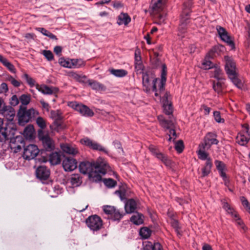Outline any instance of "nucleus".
Returning <instances> with one entry per match:
<instances>
[{
  "instance_id": "obj_63",
  "label": "nucleus",
  "mask_w": 250,
  "mask_h": 250,
  "mask_svg": "<svg viewBox=\"0 0 250 250\" xmlns=\"http://www.w3.org/2000/svg\"><path fill=\"white\" fill-rule=\"evenodd\" d=\"M169 130L168 134H170V136H172L173 138V141H174L175 139H176L177 138L175 130L174 129V128H171L169 129Z\"/></svg>"
},
{
  "instance_id": "obj_43",
  "label": "nucleus",
  "mask_w": 250,
  "mask_h": 250,
  "mask_svg": "<svg viewBox=\"0 0 250 250\" xmlns=\"http://www.w3.org/2000/svg\"><path fill=\"white\" fill-rule=\"evenodd\" d=\"M213 68H214V74L213 77L217 80H222L223 73L221 68L219 67L215 66V65Z\"/></svg>"
},
{
  "instance_id": "obj_42",
  "label": "nucleus",
  "mask_w": 250,
  "mask_h": 250,
  "mask_svg": "<svg viewBox=\"0 0 250 250\" xmlns=\"http://www.w3.org/2000/svg\"><path fill=\"white\" fill-rule=\"evenodd\" d=\"M34 132V128L32 125H28L26 126L23 131V135L24 136L28 139H31L33 137Z\"/></svg>"
},
{
  "instance_id": "obj_16",
  "label": "nucleus",
  "mask_w": 250,
  "mask_h": 250,
  "mask_svg": "<svg viewBox=\"0 0 250 250\" xmlns=\"http://www.w3.org/2000/svg\"><path fill=\"white\" fill-rule=\"evenodd\" d=\"M0 114L8 121H11L15 117V111L11 106L4 105L0 111Z\"/></svg>"
},
{
  "instance_id": "obj_28",
  "label": "nucleus",
  "mask_w": 250,
  "mask_h": 250,
  "mask_svg": "<svg viewBox=\"0 0 250 250\" xmlns=\"http://www.w3.org/2000/svg\"><path fill=\"white\" fill-rule=\"evenodd\" d=\"M49 161L52 165H57L61 162V155L59 152H52L49 155Z\"/></svg>"
},
{
  "instance_id": "obj_13",
  "label": "nucleus",
  "mask_w": 250,
  "mask_h": 250,
  "mask_svg": "<svg viewBox=\"0 0 250 250\" xmlns=\"http://www.w3.org/2000/svg\"><path fill=\"white\" fill-rule=\"evenodd\" d=\"M39 153V149L35 145H29L26 146L24 149L23 157L26 160H31L35 158Z\"/></svg>"
},
{
  "instance_id": "obj_32",
  "label": "nucleus",
  "mask_w": 250,
  "mask_h": 250,
  "mask_svg": "<svg viewBox=\"0 0 250 250\" xmlns=\"http://www.w3.org/2000/svg\"><path fill=\"white\" fill-rule=\"evenodd\" d=\"M61 148L64 152L69 154L74 155L78 153V149L76 147L68 144L62 145Z\"/></svg>"
},
{
  "instance_id": "obj_4",
  "label": "nucleus",
  "mask_w": 250,
  "mask_h": 250,
  "mask_svg": "<svg viewBox=\"0 0 250 250\" xmlns=\"http://www.w3.org/2000/svg\"><path fill=\"white\" fill-rule=\"evenodd\" d=\"M38 138L41 141L43 149L47 151H51L55 148V143L47 132L42 129L38 131Z\"/></svg>"
},
{
  "instance_id": "obj_20",
  "label": "nucleus",
  "mask_w": 250,
  "mask_h": 250,
  "mask_svg": "<svg viewBox=\"0 0 250 250\" xmlns=\"http://www.w3.org/2000/svg\"><path fill=\"white\" fill-rule=\"evenodd\" d=\"M37 177L41 180H47L50 175V171L45 166L39 167L36 171Z\"/></svg>"
},
{
  "instance_id": "obj_56",
  "label": "nucleus",
  "mask_w": 250,
  "mask_h": 250,
  "mask_svg": "<svg viewBox=\"0 0 250 250\" xmlns=\"http://www.w3.org/2000/svg\"><path fill=\"white\" fill-rule=\"evenodd\" d=\"M3 65L6 66L11 72H15V69L14 66L7 59L2 63Z\"/></svg>"
},
{
  "instance_id": "obj_1",
  "label": "nucleus",
  "mask_w": 250,
  "mask_h": 250,
  "mask_svg": "<svg viewBox=\"0 0 250 250\" xmlns=\"http://www.w3.org/2000/svg\"><path fill=\"white\" fill-rule=\"evenodd\" d=\"M192 4V0H185L184 2L177 33L178 36L181 38L184 37L186 33L187 25L189 23V14Z\"/></svg>"
},
{
  "instance_id": "obj_57",
  "label": "nucleus",
  "mask_w": 250,
  "mask_h": 250,
  "mask_svg": "<svg viewBox=\"0 0 250 250\" xmlns=\"http://www.w3.org/2000/svg\"><path fill=\"white\" fill-rule=\"evenodd\" d=\"M7 80L11 83L15 87H19L20 86L21 83L15 79H14L12 76H10L7 78Z\"/></svg>"
},
{
  "instance_id": "obj_18",
  "label": "nucleus",
  "mask_w": 250,
  "mask_h": 250,
  "mask_svg": "<svg viewBox=\"0 0 250 250\" xmlns=\"http://www.w3.org/2000/svg\"><path fill=\"white\" fill-rule=\"evenodd\" d=\"M224 61L225 62V69L228 75L231 73H236L235 62L232 58L229 56H225Z\"/></svg>"
},
{
  "instance_id": "obj_9",
  "label": "nucleus",
  "mask_w": 250,
  "mask_h": 250,
  "mask_svg": "<svg viewBox=\"0 0 250 250\" xmlns=\"http://www.w3.org/2000/svg\"><path fill=\"white\" fill-rule=\"evenodd\" d=\"M87 227L92 231H98L103 226V221L97 215L89 216L85 221Z\"/></svg>"
},
{
  "instance_id": "obj_53",
  "label": "nucleus",
  "mask_w": 250,
  "mask_h": 250,
  "mask_svg": "<svg viewBox=\"0 0 250 250\" xmlns=\"http://www.w3.org/2000/svg\"><path fill=\"white\" fill-rule=\"evenodd\" d=\"M23 77L26 80L27 83L30 85V87H33L35 85V81L31 77L29 76L28 74H24Z\"/></svg>"
},
{
  "instance_id": "obj_26",
  "label": "nucleus",
  "mask_w": 250,
  "mask_h": 250,
  "mask_svg": "<svg viewBox=\"0 0 250 250\" xmlns=\"http://www.w3.org/2000/svg\"><path fill=\"white\" fill-rule=\"evenodd\" d=\"M130 21L131 18L127 13H122L118 16L117 23L119 25H126Z\"/></svg>"
},
{
  "instance_id": "obj_36",
  "label": "nucleus",
  "mask_w": 250,
  "mask_h": 250,
  "mask_svg": "<svg viewBox=\"0 0 250 250\" xmlns=\"http://www.w3.org/2000/svg\"><path fill=\"white\" fill-rule=\"evenodd\" d=\"M87 83H88L92 89L95 90L102 89L104 87V85L102 84L93 80H87Z\"/></svg>"
},
{
  "instance_id": "obj_11",
  "label": "nucleus",
  "mask_w": 250,
  "mask_h": 250,
  "mask_svg": "<svg viewBox=\"0 0 250 250\" xmlns=\"http://www.w3.org/2000/svg\"><path fill=\"white\" fill-rule=\"evenodd\" d=\"M103 210L104 213L109 215L110 218L114 221H120L125 214L113 206H104L103 207Z\"/></svg>"
},
{
  "instance_id": "obj_6",
  "label": "nucleus",
  "mask_w": 250,
  "mask_h": 250,
  "mask_svg": "<svg viewBox=\"0 0 250 250\" xmlns=\"http://www.w3.org/2000/svg\"><path fill=\"white\" fill-rule=\"evenodd\" d=\"M68 105L79 112L82 116L92 117L94 115V112L88 106L77 102H70L68 104Z\"/></svg>"
},
{
  "instance_id": "obj_33",
  "label": "nucleus",
  "mask_w": 250,
  "mask_h": 250,
  "mask_svg": "<svg viewBox=\"0 0 250 250\" xmlns=\"http://www.w3.org/2000/svg\"><path fill=\"white\" fill-rule=\"evenodd\" d=\"M229 78L233 83L238 88L241 89L243 87V83L238 78L237 73H231L228 75Z\"/></svg>"
},
{
  "instance_id": "obj_52",
  "label": "nucleus",
  "mask_w": 250,
  "mask_h": 250,
  "mask_svg": "<svg viewBox=\"0 0 250 250\" xmlns=\"http://www.w3.org/2000/svg\"><path fill=\"white\" fill-rule=\"evenodd\" d=\"M81 181V179L78 174H74L71 178V182L73 185H78Z\"/></svg>"
},
{
  "instance_id": "obj_50",
  "label": "nucleus",
  "mask_w": 250,
  "mask_h": 250,
  "mask_svg": "<svg viewBox=\"0 0 250 250\" xmlns=\"http://www.w3.org/2000/svg\"><path fill=\"white\" fill-rule=\"evenodd\" d=\"M213 88L215 91L218 93H221L222 91L223 86L221 82L213 83Z\"/></svg>"
},
{
  "instance_id": "obj_54",
  "label": "nucleus",
  "mask_w": 250,
  "mask_h": 250,
  "mask_svg": "<svg viewBox=\"0 0 250 250\" xmlns=\"http://www.w3.org/2000/svg\"><path fill=\"white\" fill-rule=\"evenodd\" d=\"M36 123L42 129H43L46 127L45 122L42 117H38L36 119Z\"/></svg>"
},
{
  "instance_id": "obj_40",
  "label": "nucleus",
  "mask_w": 250,
  "mask_h": 250,
  "mask_svg": "<svg viewBox=\"0 0 250 250\" xmlns=\"http://www.w3.org/2000/svg\"><path fill=\"white\" fill-rule=\"evenodd\" d=\"M170 224L172 227L175 229L177 235L179 236H181L182 233L180 231L181 227L179 226L178 221L174 219H172L170 221Z\"/></svg>"
},
{
  "instance_id": "obj_27",
  "label": "nucleus",
  "mask_w": 250,
  "mask_h": 250,
  "mask_svg": "<svg viewBox=\"0 0 250 250\" xmlns=\"http://www.w3.org/2000/svg\"><path fill=\"white\" fill-rule=\"evenodd\" d=\"M158 119L160 122V125L163 128L169 130L171 128H174V123L171 120H166L163 116L160 115L158 116Z\"/></svg>"
},
{
  "instance_id": "obj_12",
  "label": "nucleus",
  "mask_w": 250,
  "mask_h": 250,
  "mask_svg": "<svg viewBox=\"0 0 250 250\" xmlns=\"http://www.w3.org/2000/svg\"><path fill=\"white\" fill-rule=\"evenodd\" d=\"M81 143L83 145L89 147L93 150L102 151L105 154L108 153V151L101 144L95 141L91 140L88 138L86 137L82 139L81 140Z\"/></svg>"
},
{
  "instance_id": "obj_62",
  "label": "nucleus",
  "mask_w": 250,
  "mask_h": 250,
  "mask_svg": "<svg viewBox=\"0 0 250 250\" xmlns=\"http://www.w3.org/2000/svg\"><path fill=\"white\" fill-rule=\"evenodd\" d=\"M62 51V48L60 46H56L54 48V52L58 56L61 55Z\"/></svg>"
},
{
  "instance_id": "obj_64",
  "label": "nucleus",
  "mask_w": 250,
  "mask_h": 250,
  "mask_svg": "<svg viewBox=\"0 0 250 250\" xmlns=\"http://www.w3.org/2000/svg\"><path fill=\"white\" fill-rule=\"evenodd\" d=\"M149 150L153 154L154 156L156 155L159 151L157 150L156 148L154 146H150L149 147Z\"/></svg>"
},
{
  "instance_id": "obj_25",
  "label": "nucleus",
  "mask_w": 250,
  "mask_h": 250,
  "mask_svg": "<svg viewBox=\"0 0 250 250\" xmlns=\"http://www.w3.org/2000/svg\"><path fill=\"white\" fill-rule=\"evenodd\" d=\"M209 148H206L203 145H199L198 146V150L197 151V153L199 159L202 160L208 161V159H211L208 157V154L206 152V150H208Z\"/></svg>"
},
{
  "instance_id": "obj_15",
  "label": "nucleus",
  "mask_w": 250,
  "mask_h": 250,
  "mask_svg": "<svg viewBox=\"0 0 250 250\" xmlns=\"http://www.w3.org/2000/svg\"><path fill=\"white\" fill-rule=\"evenodd\" d=\"M217 135L213 132H208L205 136L204 142L200 145H203L206 148H209L212 145H217L219 141L216 139Z\"/></svg>"
},
{
  "instance_id": "obj_46",
  "label": "nucleus",
  "mask_w": 250,
  "mask_h": 250,
  "mask_svg": "<svg viewBox=\"0 0 250 250\" xmlns=\"http://www.w3.org/2000/svg\"><path fill=\"white\" fill-rule=\"evenodd\" d=\"M19 99L22 104L27 105L30 102L31 97L30 95L22 94L20 96Z\"/></svg>"
},
{
  "instance_id": "obj_39",
  "label": "nucleus",
  "mask_w": 250,
  "mask_h": 250,
  "mask_svg": "<svg viewBox=\"0 0 250 250\" xmlns=\"http://www.w3.org/2000/svg\"><path fill=\"white\" fill-rule=\"evenodd\" d=\"M36 30L42 33L43 35L47 36L51 39L55 40H57V38L55 35L53 34L52 33L48 31L44 28L37 27L36 28Z\"/></svg>"
},
{
  "instance_id": "obj_2",
  "label": "nucleus",
  "mask_w": 250,
  "mask_h": 250,
  "mask_svg": "<svg viewBox=\"0 0 250 250\" xmlns=\"http://www.w3.org/2000/svg\"><path fill=\"white\" fill-rule=\"evenodd\" d=\"M94 172H95L94 181H99L102 175H105L107 171H110L111 167L104 159L99 157L96 161H93Z\"/></svg>"
},
{
  "instance_id": "obj_17",
  "label": "nucleus",
  "mask_w": 250,
  "mask_h": 250,
  "mask_svg": "<svg viewBox=\"0 0 250 250\" xmlns=\"http://www.w3.org/2000/svg\"><path fill=\"white\" fill-rule=\"evenodd\" d=\"M62 165L65 171H71L77 168V162L73 158L67 157L62 161Z\"/></svg>"
},
{
  "instance_id": "obj_38",
  "label": "nucleus",
  "mask_w": 250,
  "mask_h": 250,
  "mask_svg": "<svg viewBox=\"0 0 250 250\" xmlns=\"http://www.w3.org/2000/svg\"><path fill=\"white\" fill-rule=\"evenodd\" d=\"M211 53L209 52L208 54L205 58V59L203 60L202 63V66L201 67L205 70L209 69L211 68H213L214 66V64L213 63L210 61L208 60L207 58L208 57V56L209 55V54Z\"/></svg>"
},
{
  "instance_id": "obj_23",
  "label": "nucleus",
  "mask_w": 250,
  "mask_h": 250,
  "mask_svg": "<svg viewBox=\"0 0 250 250\" xmlns=\"http://www.w3.org/2000/svg\"><path fill=\"white\" fill-rule=\"evenodd\" d=\"M37 89L43 94L51 95L53 93H56L58 91V89L55 87H49L46 85L43 84L39 85H37Z\"/></svg>"
},
{
  "instance_id": "obj_22",
  "label": "nucleus",
  "mask_w": 250,
  "mask_h": 250,
  "mask_svg": "<svg viewBox=\"0 0 250 250\" xmlns=\"http://www.w3.org/2000/svg\"><path fill=\"white\" fill-rule=\"evenodd\" d=\"M166 0H152L150 8L153 13H156L160 11Z\"/></svg>"
},
{
  "instance_id": "obj_30",
  "label": "nucleus",
  "mask_w": 250,
  "mask_h": 250,
  "mask_svg": "<svg viewBox=\"0 0 250 250\" xmlns=\"http://www.w3.org/2000/svg\"><path fill=\"white\" fill-rule=\"evenodd\" d=\"M162 69L161 72V79L160 83L159 85V91L161 92L164 90V86L166 82V75H167V67L166 64L162 65Z\"/></svg>"
},
{
  "instance_id": "obj_45",
  "label": "nucleus",
  "mask_w": 250,
  "mask_h": 250,
  "mask_svg": "<svg viewBox=\"0 0 250 250\" xmlns=\"http://www.w3.org/2000/svg\"><path fill=\"white\" fill-rule=\"evenodd\" d=\"M103 182L105 186L108 188H114L117 185L116 181L111 178L104 179Z\"/></svg>"
},
{
  "instance_id": "obj_14",
  "label": "nucleus",
  "mask_w": 250,
  "mask_h": 250,
  "mask_svg": "<svg viewBox=\"0 0 250 250\" xmlns=\"http://www.w3.org/2000/svg\"><path fill=\"white\" fill-rule=\"evenodd\" d=\"M216 30L221 39L226 42L231 49H234L235 48L234 43L231 40L230 37L228 35V33L226 30L219 25L216 26Z\"/></svg>"
},
{
  "instance_id": "obj_24",
  "label": "nucleus",
  "mask_w": 250,
  "mask_h": 250,
  "mask_svg": "<svg viewBox=\"0 0 250 250\" xmlns=\"http://www.w3.org/2000/svg\"><path fill=\"white\" fill-rule=\"evenodd\" d=\"M137 203L133 199L128 200L125 204V209L126 213L134 212L137 208Z\"/></svg>"
},
{
  "instance_id": "obj_35",
  "label": "nucleus",
  "mask_w": 250,
  "mask_h": 250,
  "mask_svg": "<svg viewBox=\"0 0 250 250\" xmlns=\"http://www.w3.org/2000/svg\"><path fill=\"white\" fill-rule=\"evenodd\" d=\"M212 166L211 159H208L204 167L202 169V176L205 177L209 174Z\"/></svg>"
},
{
  "instance_id": "obj_51",
  "label": "nucleus",
  "mask_w": 250,
  "mask_h": 250,
  "mask_svg": "<svg viewBox=\"0 0 250 250\" xmlns=\"http://www.w3.org/2000/svg\"><path fill=\"white\" fill-rule=\"evenodd\" d=\"M213 116L215 121L218 123H223L225 121L224 119L221 118L220 112L219 111H214Z\"/></svg>"
},
{
  "instance_id": "obj_31",
  "label": "nucleus",
  "mask_w": 250,
  "mask_h": 250,
  "mask_svg": "<svg viewBox=\"0 0 250 250\" xmlns=\"http://www.w3.org/2000/svg\"><path fill=\"white\" fill-rule=\"evenodd\" d=\"M143 250H162V247L159 243L152 244L150 242H146Z\"/></svg>"
},
{
  "instance_id": "obj_49",
  "label": "nucleus",
  "mask_w": 250,
  "mask_h": 250,
  "mask_svg": "<svg viewBox=\"0 0 250 250\" xmlns=\"http://www.w3.org/2000/svg\"><path fill=\"white\" fill-rule=\"evenodd\" d=\"M59 63L61 66L64 67H72V64L68 61L65 60L64 58H60L59 60Z\"/></svg>"
},
{
  "instance_id": "obj_60",
  "label": "nucleus",
  "mask_w": 250,
  "mask_h": 250,
  "mask_svg": "<svg viewBox=\"0 0 250 250\" xmlns=\"http://www.w3.org/2000/svg\"><path fill=\"white\" fill-rule=\"evenodd\" d=\"M241 201L243 205L248 208L249 212L250 213V205L248 200L244 197H242L241 198Z\"/></svg>"
},
{
  "instance_id": "obj_34",
  "label": "nucleus",
  "mask_w": 250,
  "mask_h": 250,
  "mask_svg": "<svg viewBox=\"0 0 250 250\" xmlns=\"http://www.w3.org/2000/svg\"><path fill=\"white\" fill-rule=\"evenodd\" d=\"M155 156L158 159L161 161L167 167H170L171 166V160L167 157V156L159 152L157 154H156Z\"/></svg>"
},
{
  "instance_id": "obj_29",
  "label": "nucleus",
  "mask_w": 250,
  "mask_h": 250,
  "mask_svg": "<svg viewBox=\"0 0 250 250\" xmlns=\"http://www.w3.org/2000/svg\"><path fill=\"white\" fill-rule=\"evenodd\" d=\"M144 215L140 213L136 212L130 218V221L136 225H140L144 223Z\"/></svg>"
},
{
  "instance_id": "obj_3",
  "label": "nucleus",
  "mask_w": 250,
  "mask_h": 250,
  "mask_svg": "<svg viewBox=\"0 0 250 250\" xmlns=\"http://www.w3.org/2000/svg\"><path fill=\"white\" fill-rule=\"evenodd\" d=\"M39 114V112L33 108L26 110L25 107H22L21 106L18 113L19 125H24L25 124L30 122L32 118L36 117Z\"/></svg>"
},
{
  "instance_id": "obj_5",
  "label": "nucleus",
  "mask_w": 250,
  "mask_h": 250,
  "mask_svg": "<svg viewBox=\"0 0 250 250\" xmlns=\"http://www.w3.org/2000/svg\"><path fill=\"white\" fill-rule=\"evenodd\" d=\"M3 120L0 118V142H4L6 140L14 138L16 129L9 125L3 126Z\"/></svg>"
},
{
  "instance_id": "obj_55",
  "label": "nucleus",
  "mask_w": 250,
  "mask_h": 250,
  "mask_svg": "<svg viewBox=\"0 0 250 250\" xmlns=\"http://www.w3.org/2000/svg\"><path fill=\"white\" fill-rule=\"evenodd\" d=\"M42 54L49 61H52L53 59V53L50 50H43Z\"/></svg>"
},
{
  "instance_id": "obj_10",
  "label": "nucleus",
  "mask_w": 250,
  "mask_h": 250,
  "mask_svg": "<svg viewBox=\"0 0 250 250\" xmlns=\"http://www.w3.org/2000/svg\"><path fill=\"white\" fill-rule=\"evenodd\" d=\"M243 130L239 133L236 136V142L241 146H245L250 140V134L249 132V126L248 124L242 125Z\"/></svg>"
},
{
  "instance_id": "obj_41",
  "label": "nucleus",
  "mask_w": 250,
  "mask_h": 250,
  "mask_svg": "<svg viewBox=\"0 0 250 250\" xmlns=\"http://www.w3.org/2000/svg\"><path fill=\"white\" fill-rule=\"evenodd\" d=\"M151 231L146 227H144L140 229L139 234L143 239L148 238L151 235Z\"/></svg>"
},
{
  "instance_id": "obj_48",
  "label": "nucleus",
  "mask_w": 250,
  "mask_h": 250,
  "mask_svg": "<svg viewBox=\"0 0 250 250\" xmlns=\"http://www.w3.org/2000/svg\"><path fill=\"white\" fill-rule=\"evenodd\" d=\"M175 149L178 153H181L184 149V143L182 140H179L175 143Z\"/></svg>"
},
{
  "instance_id": "obj_21",
  "label": "nucleus",
  "mask_w": 250,
  "mask_h": 250,
  "mask_svg": "<svg viewBox=\"0 0 250 250\" xmlns=\"http://www.w3.org/2000/svg\"><path fill=\"white\" fill-rule=\"evenodd\" d=\"M163 103L164 112L167 115H170L172 113V107L171 104L168 101V94L166 93L162 99H161Z\"/></svg>"
},
{
  "instance_id": "obj_44",
  "label": "nucleus",
  "mask_w": 250,
  "mask_h": 250,
  "mask_svg": "<svg viewBox=\"0 0 250 250\" xmlns=\"http://www.w3.org/2000/svg\"><path fill=\"white\" fill-rule=\"evenodd\" d=\"M71 76L78 82L86 83H87V78L85 76H82L76 73H72Z\"/></svg>"
},
{
  "instance_id": "obj_59",
  "label": "nucleus",
  "mask_w": 250,
  "mask_h": 250,
  "mask_svg": "<svg viewBox=\"0 0 250 250\" xmlns=\"http://www.w3.org/2000/svg\"><path fill=\"white\" fill-rule=\"evenodd\" d=\"M8 91L7 84L5 83H2L0 85V94L6 93Z\"/></svg>"
},
{
  "instance_id": "obj_47",
  "label": "nucleus",
  "mask_w": 250,
  "mask_h": 250,
  "mask_svg": "<svg viewBox=\"0 0 250 250\" xmlns=\"http://www.w3.org/2000/svg\"><path fill=\"white\" fill-rule=\"evenodd\" d=\"M52 129L59 132L62 129L63 127L62 125L61 121H55L53 125L51 126Z\"/></svg>"
},
{
  "instance_id": "obj_7",
  "label": "nucleus",
  "mask_w": 250,
  "mask_h": 250,
  "mask_svg": "<svg viewBox=\"0 0 250 250\" xmlns=\"http://www.w3.org/2000/svg\"><path fill=\"white\" fill-rule=\"evenodd\" d=\"M222 203L223 208L231 216L236 225L244 230L245 228V225L237 213L225 200H222Z\"/></svg>"
},
{
  "instance_id": "obj_37",
  "label": "nucleus",
  "mask_w": 250,
  "mask_h": 250,
  "mask_svg": "<svg viewBox=\"0 0 250 250\" xmlns=\"http://www.w3.org/2000/svg\"><path fill=\"white\" fill-rule=\"evenodd\" d=\"M109 72L117 77H124L127 74V71L124 69H111L109 70Z\"/></svg>"
},
{
  "instance_id": "obj_61",
  "label": "nucleus",
  "mask_w": 250,
  "mask_h": 250,
  "mask_svg": "<svg viewBox=\"0 0 250 250\" xmlns=\"http://www.w3.org/2000/svg\"><path fill=\"white\" fill-rule=\"evenodd\" d=\"M215 164L216 165V167L218 171H220L222 170H224V164L220 161H216L215 162Z\"/></svg>"
},
{
  "instance_id": "obj_19",
  "label": "nucleus",
  "mask_w": 250,
  "mask_h": 250,
  "mask_svg": "<svg viewBox=\"0 0 250 250\" xmlns=\"http://www.w3.org/2000/svg\"><path fill=\"white\" fill-rule=\"evenodd\" d=\"M157 79L154 78L152 74H149L148 73H143L142 76V81H143V86L145 87L144 89L146 92L150 90V87L151 86V84L153 85V80Z\"/></svg>"
},
{
  "instance_id": "obj_58",
  "label": "nucleus",
  "mask_w": 250,
  "mask_h": 250,
  "mask_svg": "<svg viewBox=\"0 0 250 250\" xmlns=\"http://www.w3.org/2000/svg\"><path fill=\"white\" fill-rule=\"evenodd\" d=\"M9 103L11 106H15L19 104V100L16 95H14L12 96L10 100Z\"/></svg>"
},
{
  "instance_id": "obj_8",
  "label": "nucleus",
  "mask_w": 250,
  "mask_h": 250,
  "mask_svg": "<svg viewBox=\"0 0 250 250\" xmlns=\"http://www.w3.org/2000/svg\"><path fill=\"white\" fill-rule=\"evenodd\" d=\"M93 165V161L91 162L83 161L80 163L79 169L81 173L83 174H88V177L94 181L95 172H94Z\"/></svg>"
}]
</instances>
